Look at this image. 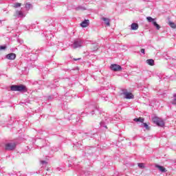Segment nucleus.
<instances>
[{
	"label": "nucleus",
	"instance_id": "f257e3e1",
	"mask_svg": "<svg viewBox=\"0 0 176 176\" xmlns=\"http://www.w3.org/2000/svg\"><path fill=\"white\" fill-rule=\"evenodd\" d=\"M89 108H90V113H87V115L91 114V116L94 115H102V116H105V113L102 111V109L98 107L97 104H91Z\"/></svg>",
	"mask_w": 176,
	"mask_h": 176
},
{
	"label": "nucleus",
	"instance_id": "f03ea898",
	"mask_svg": "<svg viewBox=\"0 0 176 176\" xmlns=\"http://www.w3.org/2000/svg\"><path fill=\"white\" fill-rule=\"evenodd\" d=\"M11 91H19L20 93H27L28 89L24 85H12L10 86Z\"/></svg>",
	"mask_w": 176,
	"mask_h": 176
},
{
	"label": "nucleus",
	"instance_id": "7ed1b4c3",
	"mask_svg": "<svg viewBox=\"0 0 176 176\" xmlns=\"http://www.w3.org/2000/svg\"><path fill=\"white\" fill-rule=\"evenodd\" d=\"M108 123H113L112 117L105 116L104 120H102L100 123V127H104V129H107V124H108Z\"/></svg>",
	"mask_w": 176,
	"mask_h": 176
},
{
	"label": "nucleus",
	"instance_id": "20e7f679",
	"mask_svg": "<svg viewBox=\"0 0 176 176\" xmlns=\"http://www.w3.org/2000/svg\"><path fill=\"white\" fill-rule=\"evenodd\" d=\"M152 120H153V122L157 126H158L159 127H164V121L162 118L154 116Z\"/></svg>",
	"mask_w": 176,
	"mask_h": 176
},
{
	"label": "nucleus",
	"instance_id": "39448f33",
	"mask_svg": "<svg viewBox=\"0 0 176 176\" xmlns=\"http://www.w3.org/2000/svg\"><path fill=\"white\" fill-rule=\"evenodd\" d=\"M121 96H124L126 100H131V98H134L133 94L127 91V89H123L121 93Z\"/></svg>",
	"mask_w": 176,
	"mask_h": 176
},
{
	"label": "nucleus",
	"instance_id": "423d86ee",
	"mask_svg": "<svg viewBox=\"0 0 176 176\" xmlns=\"http://www.w3.org/2000/svg\"><path fill=\"white\" fill-rule=\"evenodd\" d=\"M82 45H83V41L76 39L72 45V47H73V49H78V47H82Z\"/></svg>",
	"mask_w": 176,
	"mask_h": 176
},
{
	"label": "nucleus",
	"instance_id": "0eeeda50",
	"mask_svg": "<svg viewBox=\"0 0 176 176\" xmlns=\"http://www.w3.org/2000/svg\"><path fill=\"white\" fill-rule=\"evenodd\" d=\"M6 151H14L16 149V143L14 142H8L6 144L5 146Z\"/></svg>",
	"mask_w": 176,
	"mask_h": 176
},
{
	"label": "nucleus",
	"instance_id": "6e6552de",
	"mask_svg": "<svg viewBox=\"0 0 176 176\" xmlns=\"http://www.w3.org/2000/svg\"><path fill=\"white\" fill-rule=\"evenodd\" d=\"M23 17H25V16H24V13H23L22 11L16 10V12L14 14V18L15 19H21Z\"/></svg>",
	"mask_w": 176,
	"mask_h": 176
},
{
	"label": "nucleus",
	"instance_id": "1a4fd4ad",
	"mask_svg": "<svg viewBox=\"0 0 176 176\" xmlns=\"http://www.w3.org/2000/svg\"><path fill=\"white\" fill-rule=\"evenodd\" d=\"M110 69H111V71H114L116 72L118 71H121L122 66L116 64H113L110 66Z\"/></svg>",
	"mask_w": 176,
	"mask_h": 176
},
{
	"label": "nucleus",
	"instance_id": "9d476101",
	"mask_svg": "<svg viewBox=\"0 0 176 176\" xmlns=\"http://www.w3.org/2000/svg\"><path fill=\"white\" fill-rule=\"evenodd\" d=\"M90 24V21L89 19H85L81 23L80 25L82 28H86Z\"/></svg>",
	"mask_w": 176,
	"mask_h": 176
},
{
	"label": "nucleus",
	"instance_id": "9b49d317",
	"mask_svg": "<svg viewBox=\"0 0 176 176\" xmlns=\"http://www.w3.org/2000/svg\"><path fill=\"white\" fill-rule=\"evenodd\" d=\"M36 28H38V26L35 24H33L32 25H28V27H26V30H28V31H30V30H34V31L36 32L39 31V30L36 29Z\"/></svg>",
	"mask_w": 176,
	"mask_h": 176
},
{
	"label": "nucleus",
	"instance_id": "f8f14e48",
	"mask_svg": "<svg viewBox=\"0 0 176 176\" xmlns=\"http://www.w3.org/2000/svg\"><path fill=\"white\" fill-rule=\"evenodd\" d=\"M43 35L45 36V38L47 39H49L50 41V39H52V38H53L54 36H53V34H52V32H50V31L43 33Z\"/></svg>",
	"mask_w": 176,
	"mask_h": 176
},
{
	"label": "nucleus",
	"instance_id": "ddd939ff",
	"mask_svg": "<svg viewBox=\"0 0 176 176\" xmlns=\"http://www.w3.org/2000/svg\"><path fill=\"white\" fill-rule=\"evenodd\" d=\"M6 58L8 60H14V58H16V54L10 53L6 56Z\"/></svg>",
	"mask_w": 176,
	"mask_h": 176
},
{
	"label": "nucleus",
	"instance_id": "4468645a",
	"mask_svg": "<svg viewBox=\"0 0 176 176\" xmlns=\"http://www.w3.org/2000/svg\"><path fill=\"white\" fill-rule=\"evenodd\" d=\"M86 151H87L88 155H93L96 152V148L94 147H87Z\"/></svg>",
	"mask_w": 176,
	"mask_h": 176
},
{
	"label": "nucleus",
	"instance_id": "2eb2a0df",
	"mask_svg": "<svg viewBox=\"0 0 176 176\" xmlns=\"http://www.w3.org/2000/svg\"><path fill=\"white\" fill-rule=\"evenodd\" d=\"M57 80H54V82L56 84H50L47 85L48 89H56V87H58V83H57Z\"/></svg>",
	"mask_w": 176,
	"mask_h": 176
},
{
	"label": "nucleus",
	"instance_id": "dca6fc26",
	"mask_svg": "<svg viewBox=\"0 0 176 176\" xmlns=\"http://www.w3.org/2000/svg\"><path fill=\"white\" fill-rule=\"evenodd\" d=\"M155 167L160 170V171H161V173H166V171H167V170H166V168H164V166H162L160 165H155Z\"/></svg>",
	"mask_w": 176,
	"mask_h": 176
},
{
	"label": "nucleus",
	"instance_id": "f3484780",
	"mask_svg": "<svg viewBox=\"0 0 176 176\" xmlns=\"http://www.w3.org/2000/svg\"><path fill=\"white\" fill-rule=\"evenodd\" d=\"M146 63L151 67H153V65H155V60L153 59H147L146 60Z\"/></svg>",
	"mask_w": 176,
	"mask_h": 176
},
{
	"label": "nucleus",
	"instance_id": "a211bd4d",
	"mask_svg": "<svg viewBox=\"0 0 176 176\" xmlns=\"http://www.w3.org/2000/svg\"><path fill=\"white\" fill-rule=\"evenodd\" d=\"M131 29L133 31H136V30H138V23H132L131 25Z\"/></svg>",
	"mask_w": 176,
	"mask_h": 176
},
{
	"label": "nucleus",
	"instance_id": "6ab92c4d",
	"mask_svg": "<svg viewBox=\"0 0 176 176\" xmlns=\"http://www.w3.org/2000/svg\"><path fill=\"white\" fill-rule=\"evenodd\" d=\"M144 118L141 117L133 119V122H136V123H141V124H142V122H144Z\"/></svg>",
	"mask_w": 176,
	"mask_h": 176
},
{
	"label": "nucleus",
	"instance_id": "aec40b11",
	"mask_svg": "<svg viewBox=\"0 0 176 176\" xmlns=\"http://www.w3.org/2000/svg\"><path fill=\"white\" fill-rule=\"evenodd\" d=\"M102 20L104 21V23L109 27L111 25V23H109V19L108 18H105V17H102Z\"/></svg>",
	"mask_w": 176,
	"mask_h": 176
},
{
	"label": "nucleus",
	"instance_id": "412c9836",
	"mask_svg": "<svg viewBox=\"0 0 176 176\" xmlns=\"http://www.w3.org/2000/svg\"><path fill=\"white\" fill-rule=\"evenodd\" d=\"M76 10H87V8L86 7L82 6H78L77 7L75 8Z\"/></svg>",
	"mask_w": 176,
	"mask_h": 176
},
{
	"label": "nucleus",
	"instance_id": "4be33fe9",
	"mask_svg": "<svg viewBox=\"0 0 176 176\" xmlns=\"http://www.w3.org/2000/svg\"><path fill=\"white\" fill-rule=\"evenodd\" d=\"M170 102L173 104V105H176V93L173 94V97Z\"/></svg>",
	"mask_w": 176,
	"mask_h": 176
},
{
	"label": "nucleus",
	"instance_id": "5701e85b",
	"mask_svg": "<svg viewBox=\"0 0 176 176\" xmlns=\"http://www.w3.org/2000/svg\"><path fill=\"white\" fill-rule=\"evenodd\" d=\"M87 175H90V172H88V171H82V172L80 173V175H79V176H87Z\"/></svg>",
	"mask_w": 176,
	"mask_h": 176
},
{
	"label": "nucleus",
	"instance_id": "b1692460",
	"mask_svg": "<svg viewBox=\"0 0 176 176\" xmlns=\"http://www.w3.org/2000/svg\"><path fill=\"white\" fill-rule=\"evenodd\" d=\"M141 127H145L146 128V130H149V125H148V124L145 123V122H142L141 124H140Z\"/></svg>",
	"mask_w": 176,
	"mask_h": 176
},
{
	"label": "nucleus",
	"instance_id": "393cba45",
	"mask_svg": "<svg viewBox=\"0 0 176 176\" xmlns=\"http://www.w3.org/2000/svg\"><path fill=\"white\" fill-rule=\"evenodd\" d=\"M25 8L26 10H29L31 9V8H32V5L31 3H27L25 6Z\"/></svg>",
	"mask_w": 176,
	"mask_h": 176
},
{
	"label": "nucleus",
	"instance_id": "a878e982",
	"mask_svg": "<svg viewBox=\"0 0 176 176\" xmlns=\"http://www.w3.org/2000/svg\"><path fill=\"white\" fill-rule=\"evenodd\" d=\"M146 20L148 23H153L155 21V19L152 18L151 16H147Z\"/></svg>",
	"mask_w": 176,
	"mask_h": 176
},
{
	"label": "nucleus",
	"instance_id": "bb28decb",
	"mask_svg": "<svg viewBox=\"0 0 176 176\" xmlns=\"http://www.w3.org/2000/svg\"><path fill=\"white\" fill-rule=\"evenodd\" d=\"M153 25L157 30H160V25L157 24V22L153 21Z\"/></svg>",
	"mask_w": 176,
	"mask_h": 176
},
{
	"label": "nucleus",
	"instance_id": "cd10ccee",
	"mask_svg": "<svg viewBox=\"0 0 176 176\" xmlns=\"http://www.w3.org/2000/svg\"><path fill=\"white\" fill-rule=\"evenodd\" d=\"M45 23H47V25H50L52 23H53V21L52 20V18H48L46 21Z\"/></svg>",
	"mask_w": 176,
	"mask_h": 176
},
{
	"label": "nucleus",
	"instance_id": "c85d7f7f",
	"mask_svg": "<svg viewBox=\"0 0 176 176\" xmlns=\"http://www.w3.org/2000/svg\"><path fill=\"white\" fill-rule=\"evenodd\" d=\"M169 25H170V27H171V28H175V27H176L175 23L172 21H169Z\"/></svg>",
	"mask_w": 176,
	"mask_h": 176
},
{
	"label": "nucleus",
	"instance_id": "c756f323",
	"mask_svg": "<svg viewBox=\"0 0 176 176\" xmlns=\"http://www.w3.org/2000/svg\"><path fill=\"white\" fill-rule=\"evenodd\" d=\"M21 6V3H16L14 4V8H20Z\"/></svg>",
	"mask_w": 176,
	"mask_h": 176
},
{
	"label": "nucleus",
	"instance_id": "7c9ffc66",
	"mask_svg": "<svg viewBox=\"0 0 176 176\" xmlns=\"http://www.w3.org/2000/svg\"><path fill=\"white\" fill-rule=\"evenodd\" d=\"M138 166L139 167V168H144V163H138Z\"/></svg>",
	"mask_w": 176,
	"mask_h": 176
},
{
	"label": "nucleus",
	"instance_id": "2f4dec72",
	"mask_svg": "<svg viewBox=\"0 0 176 176\" xmlns=\"http://www.w3.org/2000/svg\"><path fill=\"white\" fill-rule=\"evenodd\" d=\"M6 49V45H1L0 46V50H5Z\"/></svg>",
	"mask_w": 176,
	"mask_h": 176
},
{
	"label": "nucleus",
	"instance_id": "473e14b6",
	"mask_svg": "<svg viewBox=\"0 0 176 176\" xmlns=\"http://www.w3.org/2000/svg\"><path fill=\"white\" fill-rule=\"evenodd\" d=\"M170 78H171V76H166V77H164L163 79H164V80H166V79H170Z\"/></svg>",
	"mask_w": 176,
	"mask_h": 176
},
{
	"label": "nucleus",
	"instance_id": "72a5a7b5",
	"mask_svg": "<svg viewBox=\"0 0 176 176\" xmlns=\"http://www.w3.org/2000/svg\"><path fill=\"white\" fill-rule=\"evenodd\" d=\"M140 53H142V54H145V49L142 48V49L140 50Z\"/></svg>",
	"mask_w": 176,
	"mask_h": 176
},
{
	"label": "nucleus",
	"instance_id": "f704fd0d",
	"mask_svg": "<svg viewBox=\"0 0 176 176\" xmlns=\"http://www.w3.org/2000/svg\"><path fill=\"white\" fill-rule=\"evenodd\" d=\"M79 120H80V117L78 116L76 118V122H79Z\"/></svg>",
	"mask_w": 176,
	"mask_h": 176
},
{
	"label": "nucleus",
	"instance_id": "c9c22d12",
	"mask_svg": "<svg viewBox=\"0 0 176 176\" xmlns=\"http://www.w3.org/2000/svg\"><path fill=\"white\" fill-rule=\"evenodd\" d=\"M41 164H47L46 161H41Z\"/></svg>",
	"mask_w": 176,
	"mask_h": 176
},
{
	"label": "nucleus",
	"instance_id": "e433bc0d",
	"mask_svg": "<svg viewBox=\"0 0 176 176\" xmlns=\"http://www.w3.org/2000/svg\"><path fill=\"white\" fill-rule=\"evenodd\" d=\"M78 115H80L81 116L85 115V112H78Z\"/></svg>",
	"mask_w": 176,
	"mask_h": 176
},
{
	"label": "nucleus",
	"instance_id": "4c0bfd02",
	"mask_svg": "<svg viewBox=\"0 0 176 176\" xmlns=\"http://www.w3.org/2000/svg\"><path fill=\"white\" fill-rule=\"evenodd\" d=\"M15 175L17 176H21V173L20 172L16 173Z\"/></svg>",
	"mask_w": 176,
	"mask_h": 176
},
{
	"label": "nucleus",
	"instance_id": "58836bf2",
	"mask_svg": "<svg viewBox=\"0 0 176 176\" xmlns=\"http://www.w3.org/2000/svg\"><path fill=\"white\" fill-rule=\"evenodd\" d=\"M81 60V58H74V61H78V60Z\"/></svg>",
	"mask_w": 176,
	"mask_h": 176
},
{
	"label": "nucleus",
	"instance_id": "ea45409f",
	"mask_svg": "<svg viewBox=\"0 0 176 176\" xmlns=\"http://www.w3.org/2000/svg\"><path fill=\"white\" fill-rule=\"evenodd\" d=\"M52 98H53V96H48V98H47V99L49 100H52Z\"/></svg>",
	"mask_w": 176,
	"mask_h": 176
},
{
	"label": "nucleus",
	"instance_id": "a19ab883",
	"mask_svg": "<svg viewBox=\"0 0 176 176\" xmlns=\"http://www.w3.org/2000/svg\"><path fill=\"white\" fill-rule=\"evenodd\" d=\"M75 116H76V114H75V113L72 114V116H71L72 119V118H75Z\"/></svg>",
	"mask_w": 176,
	"mask_h": 176
},
{
	"label": "nucleus",
	"instance_id": "79ce46f5",
	"mask_svg": "<svg viewBox=\"0 0 176 176\" xmlns=\"http://www.w3.org/2000/svg\"><path fill=\"white\" fill-rule=\"evenodd\" d=\"M69 167H72V162H71L70 164H68Z\"/></svg>",
	"mask_w": 176,
	"mask_h": 176
},
{
	"label": "nucleus",
	"instance_id": "37998d69",
	"mask_svg": "<svg viewBox=\"0 0 176 176\" xmlns=\"http://www.w3.org/2000/svg\"><path fill=\"white\" fill-rule=\"evenodd\" d=\"M87 105H89V102L85 103V108H87Z\"/></svg>",
	"mask_w": 176,
	"mask_h": 176
},
{
	"label": "nucleus",
	"instance_id": "c03bdc74",
	"mask_svg": "<svg viewBox=\"0 0 176 176\" xmlns=\"http://www.w3.org/2000/svg\"><path fill=\"white\" fill-rule=\"evenodd\" d=\"M67 96H68V94L66 93L64 96V97H67Z\"/></svg>",
	"mask_w": 176,
	"mask_h": 176
},
{
	"label": "nucleus",
	"instance_id": "a18cd8bd",
	"mask_svg": "<svg viewBox=\"0 0 176 176\" xmlns=\"http://www.w3.org/2000/svg\"><path fill=\"white\" fill-rule=\"evenodd\" d=\"M144 2H149V1H148V0H144Z\"/></svg>",
	"mask_w": 176,
	"mask_h": 176
},
{
	"label": "nucleus",
	"instance_id": "49530a36",
	"mask_svg": "<svg viewBox=\"0 0 176 176\" xmlns=\"http://www.w3.org/2000/svg\"><path fill=\"white\" fill-rule=\"evenodd\" d=\"M162 78H163V77H161V76H159V78H160V79H162Z\"/></svg>",
	"mask_w": 176,
	"mask_h": 176
},
{
	"label": "nucleus",
	"instance_id": "de8ad7c7",
	"mask_svg": "<svg viewBox=\"0 0 176 176\" xmlns=\"http://www.w3.org/2000/svg\"><path fill=\"white\" fill-rule=\"evenodd\" d=\"M57 151H58V149L56 148L55 152H57Z\"/></svg>",
	"mask_w": 176,
	"mask_h": 176
},
{
	"label": "nucleus",
	"instance_id": "09e8293b",
	"mask_svg": "<svg viewBox=\"0 0 176 176\" xmlns=\"http://www.w3.org/2000/svg\"><path fill=\"white\" fill-rule=\"evenodd\" d=\"M113 176H118V175H116V173L114 175H113Z\"/></svg>",
	"mask_w": 176,
	"mask_h": 176
},
{
	"label": "nucleus",
	"instance_id": "8fccbe9b",
	"mask_svg": "<svg viewBox=\"0 0 176 176\" xmlns=\"http://www.w3.org/2000/svg\"><path fill=\"white\" fill-rule=\"evenodd\" d=\"M85 135H87V133H85Z\"/></svg>",
	"mask_w": 176,
	"mask_h": 176
}]
</instances>
